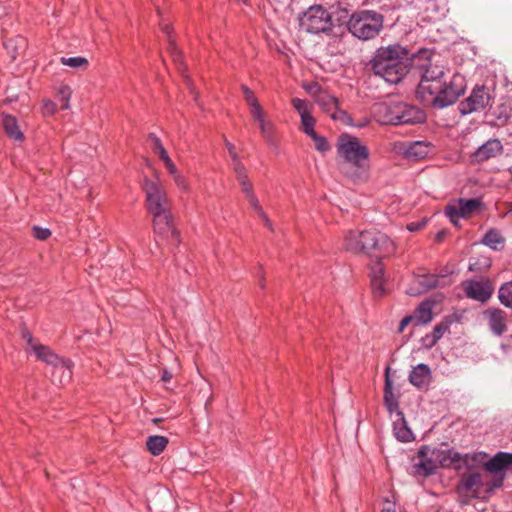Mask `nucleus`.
<instances>
[{"label":"nucleus","mask_w":512,"mask_h":512,"mask_svg":"<svg viewBox=\"0 0 512 512\" xmlns=\"http://www.w3.org/2000/svg\"><path fill=\"white\" fill-rule=\"evenodd\" d=\"M431 56L427 49L411 55L406 47L392 44L379 47L369 64L375 75L390 84L399 83L410 67L418 70L420 82L416 90L417 98L425 106L443 109L456 103L464 94L465 78L455 73L447 80L445 68L433 63Z\"/></svg>","instance_id":"1"},{"label":"nucleus","mask_w":512,"mask_h":512,"mask_svg":"<svg viewBox=\"0 0 512 512\" xmlns=\"http://www.w3.org/2000/svg\"><path fill=\"white\" fill-rule=\"evenodd\" d=\"M146 208L152 215L154 233L172 245L180 243V233L175 228L167 192L159 179L145 177L142 182Z\"/></svg>","instance_id":"2"},{"label":"nucleus","mask_w":512,"mask_h":512,"mask_svg":"<svg viewBox=\"0 0 512 512\" xmlns=\"http://www.w3.org/2000/svg\"><path fill=\"white\" fill-rule=\"evenodd\" d=\"M337 153L343 160L342 172L354 183L366 182L370 176V151L359 138L342 134L337 143Z\"/></svg>","instance_id":"3"},{"label":"nucleus","mask_w":512,"mask_h":512,"mask_svg":"<svg viewBox=\"0 0 512 512\" xmlns=\"http://www.w3.org/2000/svg\"><path fill=\"white\" fill-rule=\"evenodd\" d=\"M377 121L384 125L418 124L425 120V113L413 105L404 102H381L373 107Z\"/></svg>","instance_id":"4"},{"label":"nucleus","mask_w":512,"mask_h":512,"mask_svg":"<svg viewBox=\"0 0 512 512\" xmlns=\"http://www.w3.org/2000/svg\"><path fill=\"white\" fill-rule=\"evenodd\" d=\"M384 26V16L373 10L356 11L347 21L348 31L356 38L367 41L377 37Z\"/></svg>","instance_id":"5"},{"label":"nucleus","mask_w":512,"mask_h":512,"mask_svg":"<svg viewBox=\"0 0 512 512\" xmlns=\"http://www.w3.org/2000/svg\"><path fill=\"white\" fill-rule=\"evenodd\" d=\"M484 207L480 198H459L449 203L444 214L454 226H459L460 219L470 218L479 213Z\"/></svg>","instance_id":"6"},{"label":"nucleus","mask_w":512,"mask_h":512,"mask_svg":"<svg viewBox=\"0 0 512 512\" xmlns=\"http://www.w3.org/2000/svg\"><path fill=\"white\" fill-rule=\"evenodd\" d=\"M300 26L311 34L327 33L331 30V15L322 6H311L300 18Z\"/></svg>","instance_id":"7"},{"label":"nucleus","mask_w":512,"mask_h":512,"mask_svg":"<svg viewBox=\"0 0 512 512\" xmlns=\"http://www.w3.org/2000/svg\"><path fill=\"white\" fill-rule=\"evenodd\" d=\"M492 99L493 97L487 87L477 86L473 89L471 95L460 103L459 110L464 115L483 110L490 104Z\"/></svg>","instance_id":"8"},{"label":"nucleus","mask_w":512,"mask_h":512,"mask_svg":"<svg viewBox=\"0 0 512 512\" xmlns=\"http://www.w3.org/2000/svg\"><path fill=\"white\" fill-rule=\"evenodd\" d=\"M463 290L469 299L485 303L491 298L494 288L489 279H471L463 283Z\"/></svg>","instance_id":"9"},{"label":"nucleus","mask_w":512,"mask_h":512,"mask_svg":"<svg viewBox=\"0 0 512 512\" xmlns=\"http://www.w3.org/2000/svg\"><path fill=\"white\" fill-rule=\"evenodd\" d=\"M418 457L419 462L413 466L415 474L428 477L436 473L439 467L430 446L423 445L418 451Z\"/></svg>","instance_id":"10"},{"label":"nucleus","mask_w":512,"mask_h":512,"mask_svg":"<svg viewBox=\"0 0 512 512\" xmlns=\"http://www.w3.org/2000/svg\"><path fill=\"white\" fill-rule=\"evenodd\" d=\"M433 454L435 456V460L438 464V467L448 468L451 467L454 463L463 461L467 463L468 460L475 461L476 455L465 454L462 455L459 452L453 449H441V448H432Z\"/></svg>","instance_id":"11"},{"label":"nucleus","mask_w":512,"mask_h":512,"mask_svg":"<svg viewBox=\"0 0 512 512\" xmlns=\"http://www.w3.org/2000/svg\"><path fill=\"white\" fill-rule=\"evenodd\" d=\"M493 334L503 335L507 331V314L500 308H489L483 312Z\"/></svg>","instance_id":"12"},{"label":"nucleus","mask_w":512,"mask_h":512,"mask_svg":"<svg viewBox=\"0 0 512 512\" xmlns=\"http://www.w3.org/2000/svg\"><path fill=\"white\" fill-rule=\"evenodd\" d=\"M502 151L503 145L499 139H489L473 153L472 157L475 162L481 163L500 155Z\"/></svg>","instance_id":"13"},{"label":"nucleus","mask_w":512,"mask_h":512,"mask_svg":"<svg viewBox=\"0 0 512 512\" xmlns=\"http://www.w3.org/2000/svg\"><path fill=\"white\" fill-rule=\"evenodd\" d=\"M72 366L70 359L59 358V362L52 366V381L60 385L69 383L72 379Z\"/></svg>","instance_id":"14"},{"label":"nucleus","mask_w":512,"mask_h":512,"mask_svg":"<svg viewBox=\"0 0 512 512\" xmlns=\"http://www.w3.org/2000/svg\"><path fill=\"white\" fill-rule=\"evenodd\" d=\"M431 378V369L427 364L424 363L416 365L409 374L410 383L417 388L428 386Z\"/></svg>","instance_id":"15"},{"label":"nucleus","mask_w":512,"mask_h":512,"mask_svg":"<svg viewBox=\"0 0 512 512\" xmlns=\"http://www.w3.org/2000/svg\"><path fill=\"white\" fill-rule=\"evenodd\" d=\"M512 465V453L498 452L484 464L485 469L497 474Z\"/></svg>","instance_id":"16"},{"label":"nucleus","mask_w":512,"mask_h":512,"mask_svg":"<svg viewBox=\"0 0 512 512\" xmlns=\"http://www.w3.org/2000/svg\"><path fill=\"white\" fill-rule=\"evenodd\" d=\"M434 303L430 300L422 301L419 306L415 309L412 318L413 324L415 326L426 325L430 323L433 319V309Z\"/></svg>","instance_id":"17"},{"label":"nucleus","mask_w":512,"mask_h":512,"mask_svg":"<svg viewBox=\"0 0 512 512\" xmlns=\"http://www.w3.org/2000/svg\"><path fill=\"white\" fill-rule=\"evenodd\" d=\"M395 250V243L386 234L378 232L375 248H373L371 255L376 257H388L394 254Z\"/></svg>","instance_id":"18"},{"label":"nucleus","mask_w":512,"mask_h":512,"mask_svg":"<svg viewBox=\"0 0 512 512\" xmlns=\"http://www.w3.org/2000/svg\"><path fill=\"white\" fill-rule=\"evenodd\" d=\"M2 125L7 136L15 141H23L24 134L19 128L18 121L15 116L2 113Z\"/></svg>","instance_id":"19"},{"label":"nucleus","mask_w":512,"mask_h":512,"mask_svg":"<svg viewBox=\"0 0 512 512\" xmlns=\"http://www.w3.org/2000/svg\"><path fill=\"white\" fill-rule=\"evenodd\" d=\"M439 276L435 274L419 275L415 278L417 289L410 291V294H420L427 292L439 285Z\"/></svg>","instance_id":"20"},{"label":"nucleus","mask_w":512,"mask_h":512,"mask_svg":"<svg viewBox=\"0 0 512 512\" xmlns=\"http://www.w3.org/2000/svg\"><path fill=\"white\" fill-rule=\"evenodd\" d=\"M388 370H389V368L386 369V375H385L384 404L389 413L399 412L398 411V408H399L398 399L393 392L392 381L389 378Z\"/></svg>","instance_id":"21"},{"label":"nucleus","mask_w":512,"mask_h":512,"mask_svg":"<svg viewBox=\"0 0 512 512\" xmlns=\"http://www.w3.org/2000/svg\"><path fill=\"white\" fill-rule=\"evenodd\" d=\"M28 353L35 354L37 359L51 366H53L55 363H58L60 358L48 346L39 343L33 346L32 349H29Z\"/></svg>","instance_id":"22"},{"label":"nucleus","mask_w":512,"mask_h":512,"mask_svg":"<svg viewBox=\"0 0 512 512\" xmlns=\"http://www.w3.org/2000/svg\"><path fill=\"white\" fill-rule=\"evenodd\" d=\"M481 243L494 251H500L504 247L505 238L496 229H489L483 236Z\"/></svg>","instance_id":"23"},{"label":"nucleus","mask_w":512,"mask_h":512,"mask_svg":"<svg viewBox=\"0 0 512 512\" xmlns=\"http://www.w3.org/2000/svg\"><path fill=\"white\" fill-rule=\"evenodd\" d=\"M430 152V145L424 141H415L408 145L405 156L413 159L425 158Z\"/></svg>","instance_id":"24"},{"label":"nucleus","mask_w":512,"mask_h":512,"mask_svg":"<svg viewBox=\"0 0 512 512\" xmlns=\"http://www.w3.org/2000/svg\"><path fill=\"white\" fill-rule=\"evenodd\" d=\"M169 440L165 436L152 435L146 440V448L153 455H160L167 447Z\"/></svg>","instance_id":"25"},{"label":"nucleus","mask_w":512,"mask_h":512,"mask_svg":"<svg viewBox=\"0 0 512 512\" xmlns=\"http://www.w3.org/2000/svg\"><path fill=\"white\" fill-rule=\"evenodd\" d=\"M398 415L401 416V420L394 423V435L401 442H410L414 439V435L411 429L407 426L403 413L398 412Z\"/></svg>","instance_id":"26"},{"label":"nucleus","mask_w":512,"mask_h":512,"mask_svg":"<svg viewBox=\"0 0 512 512\" xmlns=\"http://www.w3.org/2000/svg\"><path fill=\"white\" fill-rule=\"evenodd\" d=\"M361 235V246H354V248L361 249L362 253L372 254L373 248H375V243L377 239L378 232L377 231H360Z\"/></svg>","instance_id":"27"},{"label":"nucleus","mask_w":512,"mask_h":512,"mask_svg":"<svg viewBox=\"0 0 512 512\" xmlns=\"http://www.w3.org/2000/svg\"><path fill=\"white\" fill-rule=\"evenodd\" d=\"M482 486V477L480 473H471L463 475L460 480V487L466 491H477Z\"/></svg>","instance_id":"28"},{"label":"nucleus","mask_w":512,"mask_h":512,"mask_svg":"<svg viewBox=\"0 0 512 512\" xmlns=\"http://www.w3.org/2000/svg\"><path fill=\"white\" fill-rule=\"evenodd\" d=\"M361 235L358 231H349L344 238V247L347 251L353 253H361V249L354 248V246H361Z\"/></svg>","instance_id":"29"},{"label":"nucleus","mask_w":512,"mask_h":512,"mask_svg":"<svg viewBox=\"0 0 512 512\" xmlns=\"http://www.w3.org/2000/svg\"><path fill=\"white\" fill-rule=\"evenodd\" d=\"M498 299L502 305L512 309V281L505 282L500 286Z\"/></svg>","instance_id":"30"},{"label":"nucleus","mask_w":512,"mask_h":512,"mask_svg":"<svg viewBox=\"0 0 512 512\" xmlns=\"http://www.w3.org/2000/svg\"><path fill=\"white\" fill-rule=\"evenodd\" d=\"M247 201L249 202L250 206L254 209V211L259 215V217L264 222L265 226L272 230V223L264 210L262 209L257 196L254 194H250L246 197Z\"/></svg>","instance_id":"31"},{"label":"nucleus","mask_w":512,"mask_h":512,"mask_svg":"<svg viewBox=\"0 0 512 512\" xmlns=\"http://www.w3.org/2000/svg\"><path fill=\"white\" fill-rule=\"evenodd\" d=\"M316 102L326 111H331L332 109H335L338 105L337 98L328 94L325 91H321L317 95Z\"/></svg>","instance_id":"32"},{"label":"nucleus","mask_w":512,"mask_h":512,"mask_svg":"<svg viewBox=\"0 0 512 512\" xmlns=\"http://www.w3.org/2000/svg\"><path fill=\"white\" fill-rule=\"evenodd\" d=\"M72 95V90L69 85L67 84H61L58 92L57 97L59 101L62 103L61 108L63 110H67L70 108V98Z\"/></svg>","instance_id":"33"},{"label":"nucleus","mask_w":512,"mask_h":512,"mask_svg":"<svg viewBox=\"0 0 512 512\" xmlns=\"http://www.w3.org/2000/svg\"><path fill=\"white\" fill-rule=\"evenodd\" d=\"M148 140L151 144L152 151L157 154L161 160L169 156L166 149L162 145L161 140L155 134H149Z\"/></svg>","instance_id":"34"},{"label":"nucleus","mask_w":512,"mask_h":512,"mask_svg":"<svg viewBox=\"0 0 512 512\" xmlns=\"http://www.w3.org/2000/svg\"><path fill=\"white\" fill-rule=\"evenodd\" d=\"M452 323L453 319L451 316L445 317L440 323H438L434 327L432 335L439 341L442 338L443 334L449 331Z\"/></svg>","instance_id":"35"},{"label":"nucleus","mask_w":512,"mask_h":512,"mask_svg":"<svg viewBox=\"0 0 512 512\" xmlns=\"http://www.w3.org/2000/svg\"><path fill=\"white\" fill-rule=\"evenodd\" d=\"M61 64L65 66H69L72 68H87L88 66V60L85 57L82 56H75V57H61L60 58Z\"/></svg>","instance_id":"36"},{"label":"nucleus","mask_w":512,"mask_h":512,"mask_svg":"<svg viewBox=\"0 0 512 512\" xmlns=\"http://www.w3.org/2000/svg\"><path fill=\"white\" fill-rule=\"evenodd\" d=\"M22 44H24V39L21 37L17 39H10L7 42H5V48L9 55L11 56L12 60H15L19 55L18 48Z\"/></svg>","instance_id":"37"},{"label":"nucleus","mask_w":512,"mask_h":512,"mask_svg":"<svg viewBox=\"0 0 512 512\" xmlns=\"http://www.w3.org/2000/svg\"><path fill=\"white\" fill-rule=\"evenodd\" d=\"M300 117L303 132L308 136H311L312 134L316 133V131L314 130L315 119L312 116L311 112Z\"/></svg>","instance_id":"38"},{"label":"nucleus","mask_w":512,"mask_h":512,"mask_svg":"<svg viewBox=\"0 0 512 512\" xmlns=\"http://www.w3.org/2000/svg\"><path fill=\"white\" fill-rule=\"evenodd\" d=\"M232 168H233L236 179L238 180L240 186H242L244 183H247L250 181L248 174H247V170H246L245 166L242 164V162L232 165Z\"/></svg>","instance_id":"39"},{"label":"nucleus","mask_w":512,"mask_h":512,"mask_svg":"<svg viewBox=\"0 0 512 512\" xmlns=\"http://www.w3.org/2000/svg\"><path fill=\"white\" fill-rule=\"evenodd\" d=\"M258 124H259V128H260L262 136L267 141H271L272 137H273V134H274V125H273V123L271 121H269V120H266V118H265L264 120H261V122H259Z\"/></svg>","instance_id":"40"},{"label":"nucleus","mask_w":512,"mask_h":512,"mask_svg":"<svg viewBox=\"0 0 512 512\" xmlns=\"http://www.w3.org/2000/svg\"><path fill=\"white\" fill-rule=\"evenodd\" d=\"M310 137L314 141L315 148L319 152H327L330 150L331 147L325 137L320 136L317 133L312 134Z\"/></svg>","instance_id":"41"},{"label":"nucleus","mask_w":512,"mask_h":512,"mask_svg":"<svg viewBox=\"0 0 512 512\" xmlns=\"http://www.w3.org/2000/svg\"><path fill=\"white\" fill-rule=\"evenodd\" d=\"M371 288L375 297H382L386 293V289L384 287V280L381 279H371Z\"/></svg>","instance_id":"42"},{"label":"nucleus","mask_w":512,"mask_h":512,"mask_svg":"<svg viewBox=\"0 0 512 512\" xmlns=\"http://www.w3.org/2000/svg\"><path fill=\"white\" fill-rule=\"evenodd\" d=\"M170 42V52H171V55L173 57V60L174 62L176 63V65L178 66V69L183 73L184 70H185V66L184 64L182 63V55L181 53L177 50L176 46L174 43H172L171 40H169Z\"/></svg>","instance_id":"43"},{"label":"nucleus","mask_w":512,"mask_h":512,"mask_svg":"<svg viewBox=\"0 0 512 512\" xmlns=\"http://www.w3.org/2000/svg\"><path fill=\"white\" fill-rule=\"evenodd\" d=\"M292 105L300 116L310 113L308 103L305 100L294 98Z\"/></svg>","instance_id":"44"},{"label":"nucleus","mask_w":512,"mask_h":512,"mask_svg":"<svg viewBox=\"0 0 512 512\" xmlns=\"http://www.w3.org/2000/svg\"><path fill=\"white\" fill-rule=\"evenodd\" d=\"M241 89L249 107L256 106L257 104H259L258 99L256 98L253 91L249 87H247L246 85H242Z\"/></svg>","instance_id":"45"},{"label":"nucleus","mask_w":512,"mask_h":512,"mask_svg":"<svg viewBox=\"0 0 512 512\" xmlns=\"http://www.w3.org/2000/svg\"><path fill=\"white\" fill-rule=\"evenodd\" d=\"M56 110L57 106L53 101L49 99L43 101L41 111L44 116H52L55 114Z\"/></svg>","instance_id":"46"},{"label":"nucleus","mask_w":512,"mask_h":512,"mask_svg":"<svg viewBox=\"0 0 512 512\" xmlns=\"http://www.w3.org/2000/svg\"><path fill=\"white\" fill-rule=\"evenodd\" d=\"M425 10L427 12H430V11L433 12L434 17H441V16L445 15L444 7L441 8V7L437 6V4L434 0H430L427 2Z\"/></svg>","instance_id":"47"},{"label":"nucleus","mask_w":512,"mask_h":512,"mask_svg":"<svg viewBox=\"0 0 512 512\" xmlns=\"http://www.w3.org/2000/svg\"><path fill=\"white\" fill-rule=\"evenodd\" d=\"M176 186L182 191V192H188L189 191V183L184 175L181 173H178L174 177H172Z\"/></svg>","instance_id":"48"},{"label":"nucleus","mask_w":512,"mask_h":512,"mask_svg":"<svg viewBox=\"0 0 512 512\" xmlns=\"http://www.w3.org/2000/svg\"><path fill=\"white\" fill-rule=\"evenodd\" d=\"M225 146H226L228 153L231 157L232 165H235L236 163H241V159L236 152L235 146L231 142H229L227 139H225Z\"/></svg>","instance_id":"49"},{"label":"nucleus","mask_w":512,"mask_h":512,"mask_svg":"<svg viewBox=\"0 0 512 512\" xmlns=\"http://www.w3.org/2000/svg\"><path fill=\"white\" fill-rule=\"evenodd\" d=\"M51 235V232L47 228L33 227V236L38 240H46Z\"/></svg>","instance_id":"50"},{"label":"nucleus","mask_w":512,"mask_h":512,"mask_svg":"<svg viewBox=\"0 0 512 512\" xmlns=\"http://www.w3.org/2000/svg\"><path fill=\"white\" fill-rule=\"evenodd\" d=\"M250 110L252 118L258 123L265 119V113L260 104L250 107Z\"/></svg>","instance_id":"51"},{"label":"nucleus","mask_w":512,"mask_h":512,"mask_svg":"<svg viewBox=\"0 0 512 512\" xmlns=\"http://www.w3.org/2000/svg\"><path fill=\"white\" fill-rule=\"evenodd\" d=\"M384 277V268L380 262H377L371 269V279H381Z\"/></svg>","instance_id":"52"},{"label":"nucleus","mask_w":512,"mask_h":512,"mask_svg":"<svg viewBox=\"0 0 512 512\" xmlns=\"http://www.w3.org/2000/svg\"><path fill=\"white\" fill-rule=\"evenodd\" d=\"M166 169L168 170V173L174 177L175 175H177L179 173L177 167L175 166V164L173 163V161L171 160V158L168 156L164 159H162Z\"/></svg>","instance_id":"53"},{"label":"nucleus","mask_w":512,"mask_h":512,"mask_svg":"<svg viewBox=\"0 0 512 512\" xmlns=\"http://www.w3.org/2000/svg\"><path fill=\"white\" fill-rule=\"evenodd\" d=\"M380 512H396L395 502L388 498L384 499L381 503Z\"/></svg>","instance_id":"54"},{"label":"nucleus","mask_w":512,"mask_h":512,"mask_svg":"<svg viewBox=\"0 0 512 512\" xmlns=\"http://www.w3.org/2000/svg\"><path fill=\"white\" fill-rule=\"evenodd\" d=\"M22 337L26 341V351L27 352H29V349H32L33 346L38 344V343L34 342L32 334L27 330L22 332Z\"/></svg>","instance_id":"55"},{"label":"nucleus","mask_w":512,"mask_h":512,"mask_svg":"<svg viewBox=\"0 0 512 512\" xmlns=\"http://www.w3.org/2000/svg\"><path fill=\"white\" fill-rule=\"evenodd\" d=\"M421 342L423 344V346H425L426 348H432L433 346L436 345V343L438 342V339H436L432 333L431 334H427L425 335L422 339H421Z\"/></svg>","instance_id":"56"},{"label":"nucleus","mask_w":512,"mask_h":512,"mask_svg":"<svg viewBox=\"0 0 512 512\" xmlns=\"http://www.w3.org/2000/svg\"><path fill=\"white\" fill-rule=\"evenodd\" d=\"M426 224V221H421V222H411L407 225V229L410 231V232H416V231H419L420 229H422Z\"/></svg>","instance_id":"57"},{"label":"nucleus","mask_w":512,"mask_h":512,"mask_svg":"<svg viewBox=\"0 0 512 512\" xmlns=\"http://www.w3.org/2000/svg\"><path fill=\"white\" fill-rule=\"evenodd\" d=\"M240 187H241V190L245 194L246 197L248 195H250V194H254L253 185H252L251 181H249L247 183H244Z\"/></svg>","instance_id":"58"},{"label":"nucleus","mask_w":512,"mask_h":512,"mask_svg":"<svg viewBox=\"0 0 512 512\" xmlns=\"http://www.w3.org/2000/svg\"><path fill=\"white\" fill-rule=\"evenodd\" d=\"M409 323H413V318L412 316H406L404 317L401 322H400V325H399V332H403V330L405 329V327L409 324Z\"/></svg>","instance_id":"59"},{"label":"nucleus","mask_w":512,"mask_h":512,"mask_svg":"<svg viewBox=\"0 0 512 512\" xmlns=\"http://www.w3.org/2000/svg\"><path fill=\"white\" fill-rule=\"evenodd\" d=\"M172 379V374L167 369H163L161 374V380L164 382H168Z\"/></svg>","instance_id":"60"},{"label":"nucleus","mask_w":512,"mask_h":512,"mask_svg":"<svg viewBox=\"0 0 512 512\" xmlns=\"http://www.w3.org/2000/svg\"><path fill=\"white\" fill-rule=\"evenodd\" d=\"M257 276L259 277V286L263 289L265 287V283H264V276H263L261 267H259Z\"/></svg>","instance_id":"61"},{"label":"nucleus","mask_w":512,"mask_h":512,"mask_svg":"<svg viewBox=\"0 0 512 512\" xmlns=\"http://www.w3.org/2000/svg\"><path fill=\"white\" fill-rule=\"evenodd\" d=\"M508 119V116L505 115V116H502V115H499L497 117V120L499 121V123H493L492 125H499V124H504Z\"/></svg>","instance_id":"62"},{"label":"nucleus","mask_w":512,"mask_h":512,"mask_svg":"<svg viewBox=\"0 0 512 512\" xmlns=\"http://www.w3.org/2000/svg\"><path fill=\"white\" fill-rule=\"evenodd\" d=\"M162 30H163L164 33L169 35L171 28H170V26L168 24H165V25L162 26Z\"/></svg>","instance_id":"63"},{"label":"nucleus","mask_w":512,"mask_h":512,"mask_svg":"<svg viewBox=\"0 0 512 512\" xmlns=\"http://www.w3.org/2000/svg\"><path fill=\"white\" fill-rule=\"evenodd\" d=\"M437 238H438V239L442 238V233H439V234L437 235Z\"/></svg>","instance_id":"64"}]
</instances>
